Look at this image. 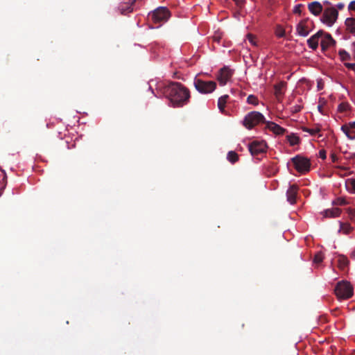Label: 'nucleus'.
<instances>
[{
    "label": "nucleus",
    "mask_w": 355,
    "mask_h": 355,
    "mask_svg": "<svg viewBox=\"0 0 355 355\" xmlns=\"http://www.w3.org/2000/svg\"><path fill=\"white\" fill-rule=\"evenodd\" d=\"M163 94L173 107H182L190 98L189 90L180 83L171 82L163 89Z\"/></svg>",
    "instance_id": "obj_1"
},
{
    "label": "nucleus",
    "mask_w": 355,
    "mask_h": 355,
    "mask_svg": "<svg viewBox=\"0 0 355 355\" xmlns=\"http://www.w3.org/2000/svg\"><path fill=\"white\" fill-rule=\"evenodd\" d=\"M264 116L259 112L253 111L249 112L243 121V125L248 129L250 130L257 125L263 123H266Z\"/></svg>",
    "instance_id": "obj_2"
},
{
    "label": "nucleus",
    "mask_w": 355,
    "mask_h": 355,
    "mask_svg": "<svg viewBox=\"0 0 355 355\" xmlns=\"http://www.w3.org/2000/svg\"><path fill=\"white\" fill-rule=\"evenodd\" d=\"M334 292L338 298L346 300L353 295V288L348 282L341 281L337 284Z\"/></svg>",
    "instance_id": "obj_3"
},
{
    "label": "nucleus",
    "mask_w": 355,
    "mask_h": 355,
    "mask_svg": "<svg viewBox=\"0 0 355 355\" xmlns=\"http://www.w3.org/2000/svg\"><path fill=\"white\" fill-rule=\"evenodd\" d=\"M171 12L166 7H159L148 14V17L155 23H164L170 17Z\"/></svg>",
    "instance_id": "obj_4"
},
{
    "label": "nucleus",
    "mask_w": 355,
    "mask_h": 355,
    "mask_svg": "<svg viewBox=\"0 0 355 355\" xmlns=\"http://www.w3.org/2000/svg\"><path fill=\"white\" fill-rule=\"evenodd\" d=\"M195 88L201 94H209L216 88V83L214 81H205L196 78L193 82Z\"/></svg>",
    "instance_id": "obj_5"
},
{
    "label": "nucleus",
    "mask_w": 355,
    "mask_h": 355,
    "mask_svg": "<svg viewBox=\"0 0 355 355\" xmlns=\"http://www.w3.org/2000/svg\"><path fill=\"white\" fill-rule=\"evenodd\" d=\"M295 168L300 173H305L309 171L311 168L310 160L301 155H296L291 159Z\"/></svg>",
    "instance_id": "obj_6"
},
{
    "label": "nucleus",
    "mask_w": 355,
    "mask_h": 355,
    "mask_svg": "<svg viewBox=\"0 0 355 355\" xmlns=\"http://www.w3.org/2000/svg\"><path fill=\"white\" fill-rule=\"evenodd\" d=\"M338 16V10L331 6L324 10L321 21L329 26H331L336 21Z\"/></svg>",
    "instance_id": "obj_7"
},
{
    "label": "nucleus",
    "mask_w": 355,
    "mask_h": 355,
    "mask_svg": "<svg viewBox=\"0 0 355 355\" xmlns=\"http://www.w3.org/2000/svg\"><path fill=\"white\" fill-rule=\"evenodd\" d=\"M252 155H258L266 152L267 144L263 141H253L248 146Z\"/></svg>",
    "instance_id": "obj_8"
},
{
    "label": "nucleus",
    "mask_w": 355,
    "mask_h": 355,
    "mask_svg": "<svg viewBox=\"0 0 355 355\" xmlns=\"http://www.w3.org/2000/svg\"><path fill=\"white\" fill-rule=\"evenodd\" d=\"M232 75L233 71L230 68L224 67L219 71L217 80L220 85L223 86L230 80Z\"/></svg>",
    "instance_id": "obj_9"
},
{
    "label": "nucleus",
    "mask_w": 355,
    "mask_h": 355,
    "mask_svg": "<svg viewBox=\"0 0 355 355\" xmlns=\"http://www.w3.org/2000/svg\"><path fill=\"white\" fill-rule=\"evenodd\" d=\"M299 187L296 184H292L289 187L286 191V198L288 202L293 205L296 202V198Z\"/></svg>",
    "instance_id": "obj_10"
},
{
    "label": "nucleus",
    "mask_w": 355,
    "mask_h": 355,
    "mask_svg": "<svg viewBox=\"0 0 355 355\" xmlns=\"http://www.w3.org/2000/svg\"><path fill=\"white\" fill-rule=\"evenodd\" d=\"M320 39V45L322 51H325L327 49L336 44L335 40L329 33L324 32V34Z\"/></svg>",
    "instance_id": "obj_11"
},
{
    "label": "nucleus",
    "mask_w": 355,
    "mask_h": 355,
    "mask_svg": "<svg viewBox=\"0 0 355 355\" xmlns=\"http://www.w3.org/2000/svg\"><path fill=\"white\" fill-rule=\"evenodd\" d=\"M309 21L308 19L301 21L297 26L296 31L299 35L306 37L309 34Z\"/></svg>",
    "instance_id": "obj_12"
},
{
    "label": "nucleus",
    "mask_w": 355,
    "mask_h": 355,
    "mask_svg": "<svg viewBox=\"0 0 355 355\" xmlns=\"http://www.w3.org/2000/svg\"><path fill=\"white\" fill-rule=\"evenodd\" d=\"M324 31L320 30L315 35H312L308 40L307 44L310 49L315 50L318 46V42L320 37L323 35Z\"/></svg>",
    "instance_id": "obj_13"
},
{
    "label": "nucleus",
    "mask_w": 355,
    "mask_h": 355,
    "mask_svg": "<svg viewBox=\"0 0 355 355\" xmlns=\"http://www.w3.org/2000/svg\"><path fill=\"white\" fill-rule=\"evenodd\" d=\"M266 128L276 135H282L286 132L285 128L272 121H266Z\"/></svg>",
    "instance_id": "obj_14"
},
{
    "label": "nucleus",
    "mask_w": 355,
    "mask_h": 355,
    "mask_svg": "<svg viewBox=\"0 0 355 355\" xmlns=\"http://www.w3.org/2000/svg\"><path fill=\"white\" fill-rule=\"evenodd\" d=\"M135 1L131 3H121L118 7V10L121 15H127L128 13L132 12L134 10L133 6Z\"/></svg>",
    "instance_id": "obj_15"
},
{
    "label": "nucleus",
    "mask_w": 355,
    "mask_h": 355,
    "mask_svg": "<svg viewBox=\"0 0 355 355\" xmlns=\"http://www.w3.org/2000/svg\"><path fill=\"white\" fill-rule=\"evenodd\" d=\"M309 11L314 15H319L322 11V6L318 1H313L308 5Z\"/></svg>",
    "instance_id": "obj_16"
},
{
    "label": "nucleus",
    "mask_w": 355,
    "mask_h": 355,
    "mask_svg": "<svg viewBox=\"0 0 355 355\" xmlns=\"http://www.w3.org/2000/svg\"><path fill=\"white\" fill-rule=\"evenodd\" d=\"M341 213V210L339 208H332L326 209L324 211V216L325 217L334 218L338 216Z\"/></svg>",
    "instance_id": "obj_17"
},
{
    "label": "nucleus",
    "mask_w": 355,
    "mask_h": 355,
    "mask_svg": "<svg viewBox=\"0 0 355 355\" xmlns=\"http://www.w3.org/2000/svg\"><path fill=\"white\" fill-rule=\"evenodd\" d=\"M345 25L347 31L351 33H355V18L349 17L345 19Z\"/></svg>",
    "instance_id": "obj_18"
},
{
    "label": "nucleus",
    "mask_w": 355,
    "mask_h": 355,
    "mask_svg": "<svg viewBox=\"0 0 355 355\" xmlns=\"http://www.w3.org/2000/svg\"><path fill=\"white\" fill-rule=\"evenodd\" d=\"M337 263H338V266L339 267L340 269L345 270V268L349 264V260L344 255H338L337 257Z\"/></svg>",
    "instance_id": "obj_19"
},
{
    "label": "nucleus",
    "mask_w": 355,
    "mask_h": 355,
    "mask_svg": "<svg viewBox=\"0 0 355 355\" xmlns=\"http://www.w3.org/2000/svg\"><path fill=\"white\" fill-rule=\"evenodd\" d=\"M228 98H229V96L227 94L223 95L218 98V109L220 110V111L223 113H224V112H225V104H226Z\"/></svg>",
    "instance_id": "obj_20"
},
{
    "label": "nucleus",
    "mask_w": 355,
    "mask_h": 355,
    "mask_svg": "<svg viewBox=\"0 0 355 355\" xmlns=\"http://www.w3.org/2000/svg\"><path fill=\"white\" fill-rule=\"evenodd\" d=\"M286 86L285 82H280L278 84L275 85L274 89H275V94L277 97H279L282 95H283L284 92L283 89Z\"/></svg>",
    "instance_id": "obj_21"
},
{
    "label": "nucleus",
    "mask_w": 355,
    "mask_h": 355,
    "mask_svg": "<svg viewBox=\"0 0 355 355\" xmlns=\"http://www.w3.org/2000/svg\"><path fill=\"white\" fill-rule=\"evenodd\" d=\"M302 130L306 132H309L311 135H315L319 133L321 130V126L318 124L315 125V127L309 128L307 127H303Z\"/></svg>",
    "instance_id": "obj_22"
},
{
    "label": "nucleus",
    "mask_w": 355,
    "mask_h": 355,
    "mask_svg": "<svg viewBox=\"0 0 355 355\" xmlns=\"http://www.w3.org/2000/svg\"><path fill=\"white\" fill-rule=\"evenodd\" d=\"M341 130L349 139L353 140L355 139V132L350 130L349 126L343 125L341 127Z\"/></svg>",
    "instance_id": "obj_23"
},
{
    "label": "nucleus",
    "mask_w": 355,
    "mask_h": 355,
    "mask_svg": "<svg viewBox=\"0 0 355 355\" xmlns=\"http://www.w3.org/2000/svg\"><path fill=\"white\" fill-rule=\"evenodd\" d=\"M287 141L289 142L290 145L293 146L297 145L300 142V138L295 134H291L286 136Z\"/></svg>",
    "instance_id": "obj_24"
},
{
    "label": "nucleus",
    "mask_w": 355,
    "mask_h": 355,
    "mask_svg": "<svg viewBox=\"0 0 355 355\" xmlns=\"http://www.w3.org/2000/svg\"><path fill=\"white\" fill-rule=\"evenodd\" d=\"M345 185L349 192L355 193V179H347Z\"/></svg>",
    "instance_id": "obj_25"
},
{
    "label": "nucleus",
    "mask_w": 355,
    "mask_h": 355,
    "mask_svg": "<svg viewBox=\"0 0 355 355\" xmlns=\"http://www.w3.org/2000/svg\"><path fill=\"white\" fill-rule=\"evenodd\" d=\"M227 159L232 164H234L239 160V155L234 151H230L227 153Z\"/></svg>",
    "instance_id": "obj_26"
},
{
    "label": "nucleus",
    "mask_w": 355,
    "mask_h": 355,
    "mask_svg": "<svg viewBox=\"0 0 355 355\" xmlns=\"http://www.w3.org/2000/svg\"><path fill=\"white\" fill-rule=\"evenodd\" d=\"M338 55H340V59L343 61L351 60L350 54L344 49H340L338 51Z\"/></svg>",
    "instance_id": "obj_27"
},
{
    "label": "nucleus",
    "mask_w": 355,
    "mask_h": 355,
    "mask_svg": "<svg viewBox=\"0 0 355 355\" xmlns=\"http://www.w3.org/2000/svg\"><path fill=\"white\" fill-rule=\"evenodd\" d=\"M351 230L352 227L349 224L340 223L339 232H342L343 233L347 234L350 232Z\"/></svg>",
    "instance_id": "obj_28"
},
{
    "label": "nucleus",
    "mask_w": 355,
    "mask_h": 355,
    "mask_svg": "<svg viewBox=\"0 0 355 355\" xmlns=\"http://www.w3.org/2000/svg\"><path fill=\"white\" fill-rule=\"evenodd\" d=\"M247 102L249 104L257 105L259 103V101L257 96L254 95H249L247 98Z\"/></svg>",
    "instance_id": "obj_29"
},
{
    "label": "nucleus",
    "mask_w": 355,
    "mask_h": 355,
    "mask_svg": "<svg viewBox=\"0 0 355 355\" xmlns=\"http://www.w3.org/2000/svg\"><path fill=\"white\" fill-rule=\"evenodd\" d=\"M324 259L323 254L322 252H318L314 256L313 262L316 264H320L322 262Z\"/></svg>",
    "instance_id": "obj_30"
},
{
    "label": "nucleus",
    "mask_w": 355,
    "mask_h": 355,
    "mask_svg": "<svg viewBox=\"0 0 355 355\" xmlns=\"http://www.w3.org/2000/svg\"><path fill=\"white\" fill-rule=\"evenodd\" d=\"M275 34L278 37H283L285 36V31L281 26H277L275 30Z\"/></svg>",
    "instance_id": "obj_31"
},
{
    "label": "nucleus",
    "mask_w": 355,
    "mask_h": 355,
    "mask_svg": "<svg viewBox=\"0 0 355 355\" xmlns=\"http://www.w3.org/2000/svg\"><path fill=\"white\" fill-rule=\"evenodd\" d=\"M349 107V105L347 103H341L339 104L338 110L340 112L347 111Z\"/></svg>",
    "instance_id": "obj_32"
},
{
    "label": "nucleus",
    "mask_w": 355,
    "mask_h": 355,
    "mask_svg": "<svg viewBox=\"0 0 355 355\" xmlns=\"http://www.w3.org/2000/svg\"><path fill=\"white\" fill-rule=\"evenodd\" d=\"M325 101L324 98H320L319 100V104L318 105V111L322 114H324V110H323V106L325 103Z\"/></svg>",
    "instance_id": "obj_33"
},
{
    "label": "nucleus",
    "mask_w": 355,
    "mask_h": 355,
    "mask_svg": "<svg viewBox=\"0 0 355 355\" xmlns=\"http://www.w3.org/2000/svg\"><path fill=\"white\" fill-rule=\"evenodd\" d=\"M247 38H248L249 42L251 43L252 45H254V46L257 45L256 38L253 35L248 34Z\"/></svg>",
    "instance_id": "obj_34"
},
{
    "label": "nucleus",
    "mask_w": 355,
    "mask_h": 355,
    "mask_svg": "<svg viewBox=\"0 0 355 355\" xmlns=\"http://www.w3.org/2000/svg\"><path fill=\"white\" fill-rule=\"evenodd\" d=\"M291 112L295 114L299 112L302 110V106L299 105H295L293 106L291 108Z\"/></svg>",
    "instance_id": "obj_35"
},
{
    "label": "nucleus",
    "mask_w": 355,
    "mask_h": 355,
    "mask_svg": "<svg viewBox=\"0 0 355 355\" xmlns=\"http://www.w3.org/2000/svg\"><path fill=\"white\" fill-rule=\"evenodd\" d=\"M345 66L349 69H351L352 71H355V63H349V62H346L345 63Z\"/></svg>",
    "instance_id": "obj_36"
},
{
    "label": "nucleus",
    "mask_w": 355,
    "mask_h": 355,
    "mask_svg": "<svg viewBox=\"0 0 355 355\" xmlns=\"http://www.w3.org/2000/svg\"><path fill=\"white\" fill-rule=\"evenodd\" d=\"M326 154H327L326 150L324 149H322L319 151V157L322 159H325L327 158Z\"/></svg>",
    "instance_id": "obj_37"
},
{
    "label": "nucleus",
    "mask_w": 355,
    "mask_h": 355,
    "mask_svg": "<svg viewBox=\"0 0 355 355\" xmlns=\"http://www.w3.org/2000/svg\"><path fill=\"white\" fill-rule=\"evenodd\" d=\"M335 203L338 205H344L346 204V200L343 198H338Z\"/></svg>",
    "instance_id": "obj_38"
},
{
    "label": "nucleus",
    "mask_w": 355,
    "mask_h": 355,
    "mask_svg": "<svg viewBox=\"0 0 355 355\" xmlns=\"http://www.w3.org/2000/svg\"><path fill=\"white\" fill-rule=\"evenodd\" d=\"M348 9L349 10H354L355 11V1H353L350 2V3L348 6Z\"/></svg>",
    "instance_id": "obj_39"
},
{
    "label": "nucleus",
    "mask_w": 355,
    "mask_h": 355,
    "mask_svg": "<svg viewBox=\"0 0 355 355\" xmlns=\"http://www.w3.org/2000/svg\"><path fill=\"white\" fill-rule=\"evenodd\" d=\"M345 125L349 126L350 129H355V121L349 122L348 124H345Z\"/></svg>",
    "instance_id": "obj_40"
},
{
    "label": "nucleus",
    "mask_w": 355,
    "mask_h": 355,
    "mask_svg": "<svg viewBox=\"0 0 355 355\" xmlns=\"http://www.w3.org/2000/svg\"><path fill=\"white\" fill-rule=\"evenodd\" d=\"M331 158L332 162L334 163L338 161V157L334 153H332L331 155Z\"/></svg>",
    "instance_id": "obj_41"
},
{
    "label": "nucleus",
    "mask_w": 355,
    "mask_h": 355,
    "mask_svg": "<svg viewBox=\"0 0 355 355\" xmlns=\"http://www.w3.org/2000/svg\"><path fill=\"white\" fill-rule=\"evenodd\" d=\"M300 5H298L297 6H295V9H294V12L295 13H300L301 10H300Z\"/></svg>",
    "instance_id": "obj_42"
},
{
    "label": "nucleus",
    "mask_w": 355,
    "mask_h": 355,
    "mask_svg": "<svg viewBox=\"0 0 355 355\" xmlns=\"http://www.w3.org/2000/svg\"><path fill=\"white\" fill-rule=\"evenodd\" d=\"M352 55L355 60V42L352 43Z\"/></svg>",
    "instance_id": "obj_43"
},
{
    "label": "nucleus",
    "mask_w": 355,
    "mask_h": 355,
    "mask_svg": "<svg viewBox=\"0 0 355 355\" xmlns=\"http://www.w3.org/2000/svg\"><path fill=\"white\" fill-rule=\"evenodd\" d=\"M345 5L344 3H339L338 5H337V7L338 9L341 10L344 8Z\"/></svg>",
    "instance_id": "obj_44"
},
{
    "label": "nucleus",
    "mask_w": 355,
    "mask_h": 355,
    "mask_svg": "<svg viewBox=\"0 0 355 355\" xmlns=\"http://www.w3.org/2000/svg\"><path fill=\"white\" fill-rule=\"evenodd\" d=\"M324 4H327V5H331V3H330V2H329V1H324Z\"/></svg>",
    "instance_id": "obj_45"
},
{
    "label": "nucleus",
    "mask_w": 355,
    "mask_h": 355,
    "mask_svg": "<svg viewBox=\"0 0 355 355\" xmlns=\"http://www.w3.org/2000/svg\"><path fill=\"white\" fill-rule=\"evenodd\" d=\"M339 168H340V169H342V170H346V168H344V167H339Z\"/></svg>",
    "instance_id": "obj_46"
}]
</instances>
